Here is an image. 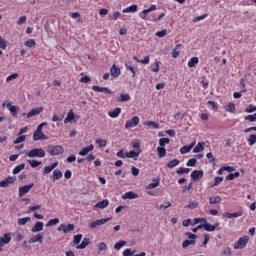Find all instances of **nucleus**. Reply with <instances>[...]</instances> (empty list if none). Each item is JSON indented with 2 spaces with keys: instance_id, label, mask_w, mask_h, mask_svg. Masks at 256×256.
Returning a JSON list of instances; mask_svg holds the SVG:
<instances>
[{
  "instance_id": "obj_24",
  "label": "nucleus",
  "mask_w": 256,
  "mask_h": 256,
  "mask_svg": "<svg viewBox=\"0 0 256 256\" xmlns=\"http://www.w3.org/2000/svg\"><path fill=\"white\" fill-rule=\"evenodd\" d=\"M193 147H195V142L191 143L188 146H182L180 148L181 155H186V153H189V151H191L193 149Z\"/></svg>"
},
{
  "instance_id": "obj_9",
  "label": "nucleus",
  "mask_w": 256,
  "mask_h": 256,
  "mask_svg": "<svg viewBox=\"0 0 256 256\" xmlns=\"http://www.w3.org/2000/svg\"><path fill=\"white\" fill-rule=\"evenodd\" d=\"M17 181L16 177L8 176L4 180L0 181V187L7 188L9 185H13Z\"/></svg>"
},
{
  "instance_id": "obj_12",
  "label": "nucleus",
  "mask_w": 256,
  "mask_h": 256,
  "mask_svg": "<svg viewBox=\"0 0 256 256\" xmlns=\"http://www.w3.org/2000/svg\"><path fill=\"white\" fill-rule=\"evenodd\" d=\"M152 11H157V5L153 4L148 9L143 10L141 12L142 13L141 19H143V21H147V15H149V13H152Z\"/></svg>"
},
{
  "instance_id": "obj_36",
  "label": "nucleus",
  "mask_w": 256,
  "mask_h": 256,
  "mask_svg": "<svg viewBox=\"0 0 256 256\" xmlns=\"http://www.w3.org/2000/svg\"><path fill=\"white\" fill-rule=\"evenodd\" d=\"M179 163H181L180 160H178V159H173V160H171V161H169V162L167 163V167H168V169H173V168L177 167V165H179Z\"/></svg>"
},
{
  "instance_id": "obj_20",
  "label": "nucleus",
  "mask_w": 256,
  "mask_h": 256,
  "mask_svg": "<svg viewBox=\"0 0 256 256\" xmlns=\"http://www.w3.org/2000/svg\"><path fill=\"white\" fill-rule=\"evenodd\" d=\"M198 229H205V231L213 232L215 231V226H213L212 224H209V222H205L204 224H200L198 226Z\"/></svg>"
},
{
  "instance_id": "obj_10",
  "label": "nucleus",
  "mask_w": 256,
  "mask_h": 256,
  "mask_svg": "<svg viewBox=\"0 0 256 256\" xmlns=\"http://www.w3.org/2000/svg\"><path fill=\"white\" fill-rule=\"evenodd\" d=\"M92 91H94L95 93H105L106 95H113L111 89L107 87L92 86Z\"/></svg>"
},
{
  "instance_id": "obj_56",
  "label": "nucleus",
  "mask_w": 256,
  "mask_h": 256,
  "mask_svg": "<svg viewBox=\"0 0 256 256\" xmlns=\"http://www.w3.org/2000/svg\"><path fill=\"white\" fill-rule=\"evenodd\" d=\"M197 207H199V204L196 201L191 202L185 206L186 209H197Z\"/></svg>"
},
{
  "instance_id": "obj_5",
  "label": "nucleus",
  "mask_w": 256,
  "mask_h": 256,
  "mask_svg": "<svg viewBox=\"0 0 256 256\" xmlns=\"http://www.w3.org/2000/svg\"><path fill=\"white\" fill-rule=\"evenodd\" d=\"M34 186H35L34 183H30L25 186H20L18 189L19 197H25V195H27V193H29V191H31V189H33Z\"/></svg>"
},
{
  "instance_id": "obj_16",
  "label": "nucleus",
  "mask_w": 256,
  "mask_h": 256,
  "mask_svg": "<svg viewBox=\"0 0 256 256\" xmlns=\"http://www.w3.org/2000/svg\"><path fill=\"white\" fill-rule=\"evenodd\" d=\"M6 107L10 111L12 117H17V113H19V106H13L10 104V102H8Z\"/></svg>"
},
{
  "instance_id": "obj_62",
  "label": "nucleus",
  "mask_w": 256,
  "mask_h": 256,
  "mask_svg": "<svg viewBox=\"0 0 256 256\" xmlns=\"http://www.w3.org/2000/svg\"><path fill=\"white\" fill-rule=\"evenodd\" d=\"M255 111H256V107L253 106L252 104L248 105L245 110L246 113H255Z\"/></svg>"
},
{
  "instance_id": "obj_18",
  "label": "nucleus",
  "mask_w": 256,
  "mask_h": 256,
  "mask_svg": "<svg viewBox=\"0 0 256 256\" xmlns=\"http://www.w3.org/2000/svg\"><path fill=\"white\" fill-rule=\"evenodd\" d=\"M110 75L115 78L119 77V75H121V68L113 64L112 67L110 68Z\"/></svg>"
},
{
  "instance_id": "obj_22",
  "label": "nucleus",
  "mask_w": 256,
  "mask_h": 256,
  "mask_svg": "<svg viewBox=\"0 0 256 256\" xmlns=\"http://www.w3.org/2000/svg\"><path fill=\"white\" fill-rule=\"evenodd\" d=\"M58 165H59V162H54L50 166H45L43 175H48V173H51V171H53V169L57 168Z\"/></svg>"
},
{
  "instance_id": "obj_59",
  "label": "nucleus",
  "mask_w": 256,
  "mask_h": 256,
  "mask_svg": "<svg viewBox=\"0 0 256 256\" xmlns=\"http://www.w3.org/2000/svg\"><path fill=\"white\" fill-rule=\"evenodd\" d=\"M155 182L148 184L147 189H155L159 187V180H154Z\"/></svg>"
},
{
  "instance_id": "obj_6",
  "label": "nucleus",
  "mask_w": 256,
  "mask_h": 256,
  "mask_svg": "<svg viewBox=\"0 0 256 256\" xmlns=\"http://www.w3.org/2000/svg\"><path fill=\"white\" fill-rule=\"evenodd\" d=\"M111 218H102L99 220H95L94 222L89 224V229H97V227H101V225H105V223H109Z\"/></svg>"
},
{
  "instance_id": "obj_3",
  "label": "nucleus",
  "mask_w": 256,
  "mask_h": 256,
  "mask_svg": "<svg viewBox=\"0 0 256 256\" xmlns=\"http://www.w3.org/2000/svg\"><path fill=\"white\" fill-rule=\"evenodd\" d=\"M185 235L190 239V240H185L182 243V247L183 249H187V247H189V245H195L196 241L195 239H197V235L193 234L191 232H186Z\"/></svg>"
},
{
  "instance_id": "obj_32",
  "label": "nucleus",
  "mask_w": 256,
  "mask_h": 256,
  "mask_svg": "<svg viewBox=\"0 0 256 256\" xmlns=\"http://www.w3.org/2000/svg\"><path fill=\"white\" fill-rule=\"evenodd\" d=\"M75 119V113L73 112V109H70V111L67 114V117L64 119V123H71Z\"/></svg>"
},
{
  "instance_id": "obj_26",
  "label": "nucleus",
  "mask_w": 256,
  "mask_h": 256,
  "mask_svg": "<svg viewBox=\"0 0 256 256\" xmlns=\"http://www.w3.org/2000/svg\"><path fill=\"white\" fill-rule=\"evenodd\" d=\"M117 101L118 103H125L127 101H131V96L128 93H121Z\"/></svg>"
},
{
  "instance_id": "obj_33",
  "label": "nucleus",
  "mask_w": 256,
  "mask_h": 256,
  "mask_svg": "<svg viewBox=\"0 0 256 256\" xmlns=\"http://www.w3.org/2000/svg\"><path fill=\"white\" fill-rule=\"evenodd\" d=\"M223 171H228L229 173H233V171H235V168H234V167H231V166H224V167H221V168L217 171V174H218V175H223Z\"/></svg>"
},
{
  "instance_id": "obj_41",
  "label": "nucleus",
  "mask_w": 256,
  "mask_h": 256,
  "mask_svg": "<svg viewBox=\"0 0 256 256\" xmlns=\"http://www.w3.org/2000/svg\"><path fill=\"white\" fill-rule=\"evenodd\" d=\"M27 139L25 135H17V138L14 140V145H19V143H23Z\"/></svg>"
},
{
  "instance_id": "obj_46",
  "label": "nucleus",
  "mask_w": 256,
  "mask_h": 256,
  "mask_svg": "<svg viewBox=\"0 0 256 256\" xmlns=\"http://www.w3.org/2000/svg\"><path fill=\"white\" fill-rule=\"evenodd\" d=\"M223 183V177H215L214 178V183L211 184V187H217V185H221Z\"/></svg>"
},
{
  "instance_id": "obj_54",
  "label": "nucleus",
  "mask_w": 256,
  "mask_h": 256,
  "mask_svg": "<svg viewBox=\"0 0 256 256\" xmlns=\"http://www.w3.org/2000/svg\"><path fill=\"white\" fill-rule=\"evenodd\" d=\"M180 47H181V44H177L175 49L172 51L173 59H177V57H179V51H177V49H179Z\"/></svg>"
},
{
  "instance_id": "obj_35",
  "label": "nucleus",
  "mask_w": 256,
  "mask_h": 256,
  "mask_svg": "<svg viewBox=\"0 0 256 256\" xmlns=\"http://www.w3.org/2000/svg\"><path fill=\"white\" fill-rule=\"evenodd\" d=\"M137 9H138L137 5H136V4H133V5H131V6L127 7V8H125V9L122 11V13H135V12H137Z\"/></svg>"
},
{
  "instance_id": "obj_38",
  "label": "nucleus",
  "mask_w": 256,
  "mask_h": 256,
  "mask_svg": "<svg viewBox=\"0 0 256 256\" xmlns=\"http://www.w3.org/2000/svg\"><path fill=\"white\" fill-rule=\"evenodd\" d=\"M199 63V58L194 56L188 61V67L193 68Z\"/></svg>"
},
{
  "instance_id": "obj_52",
  "label": "nucleus",
  "mask_w": 256,
  "mask_h": 256,
  "mask_svg": "<svg viewBox=\"0 0 256 256\" xmlns=\"http://www.w3.org/2000/svg\"><path fill=\"white\" fill-rule=\"evenodd\" d=\"M58 223H59V218L50 219L47 222L46 227H53V225H57Z\"/></svg>"
},
{
  "instance_id": "obj_29",
  "label": "nucleus",
  "mask_w": 256,
  "mask_h": 256,
  "mask_svg": "<svg viewBox=\"0 0 256 256\" xmlns=\"http://www.w3.org/2000/svg\"><path fill=\"white\" fill-rule=\"evenodd\" d=\"M108 115L111 117V119H117V117L121 115V108H115L113 111L108 112Z\"/></svg>"
},
{
  "instance_id": "obj_21",
  "label": "nucleus",
  "mask_w": 256,
  "mask_h": 256,
  "mask_svg": "<svg viewBox=\"0 0 256 256\" xmlns=\"http://www.w3.org/2000/svg\"><path fill=\"white\" fill-rule=\"evenodd\" d=\"M93 149H95V146H93V144H90L87 147H84L80 152L79 155H81V157H85V155L91 153V151H93Z\"/></svg>"
},
{
  "instance_id": "obj_43",
  "label": "nucleus",
  "mask_w": 256,
  "mask_h": 256,
  "mask_svg": "<svg viewBox=\"0 0 256 256\" xmlns=\"http://www.w3.org/2000/svg\"><path fill=\"white\" fill-rule=\"evenodd\" d=\"M31 221V217L27 216L24 218L18 219V225H27Z\"/></svg>"
},
{
  "instance_id": "obj_57",
  "label": "nucleus",
  "mask_w": 256,
  "mask_h": 256,
  "mask_svg": "<svg viewBox=\"0 0 256 256\" xmlns=\"http://www.w3.org/2000/svg\"><path fill=\"white\" fill-rule=\"evenodd\" d=\"M17 77H19V74H17V73H13V74L9 75L6 78V83H10V81H13L14 79H17Z\"/></svg>"
},
{
  "instance_id": "obj_4",
  "label": "nucleus",
  "mask_w": 256,
  "mask_h": 256,
  "mask_svg": "<svg viewBox=\"0 0 256 256\" xmlns=\"http://www.w3.org/2000/svg\"><path fill=\"white\" fill-rule=\"evenodd\" d=\"M249 243V236L240 237L234 244V249H245Z\"/></svg>"
},
{
  "instance_id": "obj_45",
  "label": "nucleus",
  "mask_w": 256,
  "mask_h": 256,
  "mask_svg": "<svg viewBox=\"0 0 256 256\" xmlns=\"http://www.w3.org/2000/svg\"><path fill=\"white\" fill-rule=\"evenodd\" d=\"M247 142L248 145L253 146L256 143V135L255 134H251L248 138H247Z\"/></svg>"
},
{
  "instance_id": "obj_23",
  "label": "nucleus",
  "mask_w": 256,
  "mask_h": 256,
  "mask_svg": "<svg viewBox=\"0 0 256 256\" xmlns=\"http://www.w3.org/2000/svg\"><path fill=\"white\" fill-rule=\"evenodd\" d=\"M137 197H139V195L133 191L125 192L122 195V199H137Z\"/></svg>"
},
{
  "instance_id": "obj_17",
  "label": "nucleus",
  "mask_w": 256,
  "mask_h": 256,
  "mask_svg": "<svg viewBox=\"0 0 256 256\" xmlns=\"http://www.w3.org/2000/svg\"><path fill=\"white\" fill-rule=\"evenodd\" d=\"M223 217L226 219H233L237 217H243V211L235 212V213H230V212H225L223 214Z\"/></svg>"
},
{
  "instance_id": "obj_47",
  "label": "nucleus",
  "mask_w": 256,
  "mask_h": 256,
  "mask_svg": "<svg viewBox=\"0 0 256 256\" xmlns=\"http://www.w3.org/2000/svg\"><path fill=\"white\" fill-rule=\"evenodd\" d=\"M125 245H127V242L121 240L114 245V249H116V251H119L122 247H125Z\"/></svg>"
},
{
  "instance_id": "obj_19",
  "label": "nucleus",
  "mask_w": 256,
  "mask_h": 256,
  "mask_svg": "<svg viewBox=\"0 0 256 256\" xmlns=\"http://www.w3.org/2000/svg\"><path fill=\"white\" fill-rule=\"evenodd\" d=\"M28 243H40V244H43V235L41 234H37V235H34L32 236L29 240H28Z\"/></svg>"
},
{
  "instance_id": "obj_7",
  "label": "nucleus",
  "mask_w": 256,
  "mask_h": 256,
  "mask_svg": "<svg viewBox=\"0 0 256 256\" xmlns=\"http://www.w3.org/2000/svg\"><path fill=\"white\" fill-rule=\"evenodd\" d=\"M57 231H62L63 233H71L75 231V224H61L58 228Z\"/></svg>"
},
{
  "instance_id": "obj_48",
  "label": "nucleus",
  "mask_w": 256,
  "mask_h": 256,
  "mask_svg": "<svg viewBox=\"0 0 256 256\" xmlns=\"http://www.w3.org/2000/svg\"><path fill=\"white\" fill-rule=\"evenodd\" d=\"M169 143H171V140L169 138H160L159 139L160 147H164L165 145H169Z\"/></svg>"
},
{
  "instance_id": "obj_31",
  "label": "nucleus",
  "mask_w": 256,
  "mask_h": 256,
  "mask_svg": "<svg viewBox=\"0 0 256 256\" xmlns=\"http://www.w3.org/2000/svg\"><path fill=\"white\" fill-rule=\"evenodd\" d=\"M63 177V172L61 170L56 169L53 171L52 180L53 181H59Z\"/></svg>"
},
{
  "instance_id": "obj_58",
  "label": "nucleus",
  "mask_w": 256,
  "mask_h": 256,
  "mask_svg": "<svg viewBox=\"0 0 256 256\" xmlns=\"http://www.w3.org/2000/svg\"><path fill=\"white\" fill-rule=\"evenodd\" d=\"M125 68H126L127 71H131L132 77H135V75H136L135 67H133L129 64H125Z\"/></svg>"
},
{
  "instance_id": "obj_63",
  "label": "nucleus",
  "mask_w": 256,
  "mask_h": 256,
  "mask_svg": "<svg viewBox=\"0 0 256 256\" xmlns=\"http://www.w3.org/2000/svg\"><path fill=\"white\" fill-rule=\"evenodd\" d=\"M134 253H135V251H131V249L127 248L123 251L122 255L123 256H133Z\"/></svg>"
},
{
  "instance_id": "obj_51",
  "label": "nucleus",
  "mask_w": 256,
  "mask_h": 256,
  "mask_svg": "<svg viewBox=\"0 0 256 256\" xmlns=\"http://www.w3.org/2000/svg\"><path fill=\"white\" fill-rule=\"evenodd\" d=\"M95 143L100 147H107V140H103V139H96Z\"/></svg>"
},
{
  "instance_id": "obj_30",
  "label": "nucleus",
  "mask_w": 256,
  "mask_h": 256,
  "mask_svg": "<svg viewBox=\"0 0 256 256\" xmlns=\"http://www.w3.org/2000/svg\"><path fill=\"white\" fill-rule=\"evenodd\" d=\"M109 205V200L104 199L98 203L95 204V208L96 209H105V207H107Z\"/></svg>"
},
{
  "instance_id": "obj_1",
  "label": "nucleus",
  "mask_w": 256,
  "mask_h": 256,
  "mask_svg": "<svg viewBox=\"0 0 256 256\" xmlns=\"http://www.w3.org/2000/svg\"><path fill=\"white\" fill-rule=\"evenodd\" d=\"M26 157H30V159H34L35 157H39L40 159H43L45 157L46 153L43 148H33L32 150L25 152Z\"/></svg>"
},
{
  "instance_id": "obj_27",
  "label": "nucleus",
  "mask_w": 256,
  "mask_h": 256,
  "mask_svg": "<svg viewBox=\"0 0 256 256\" xmlns=\"http://www.w3.org/2000/svg\"><path fill=\"white\" fill-rule=\"evenodd\" d=\"M202 151H205V142H198L193 149V153H201Z\"/></svg>"
},
{
  "instance_id": "obj_40",
  "label": "nucleus",
  "mask_w": 256,
  "mask_h": 256,
  "mask_svg": "<svg viewBox=\"0 0 256 256\" xmlns=\"http://www.w3.org/2000/svg\"><path fill=\"white\" fill-rule=\"evenodd\" d=\"M157 152L158 155L161 159H163V157H165V155H167V149H165L164 147H157Z\"/></svg>"
},
{
  "instance_id": "obj_37",
  "label": "nucleus",
  "mask_w": 256,
  "mask_h": 256,
  "mask_svg": "<svg viewBox=\"0 0 256 256\" xmlns=\"http://www.w3.org/2000/svg\"><path fill=\"white\" fill-rule=\"evenodd\" d=\"M221 196H213L209 198L210 205H217V203H221Z\"/></svg>"
},
{
  "instance_id": "obj_61",
  "label": "nucleus",
  "mask_w": 256,
  "mask_h": 256,
  "mask_svg": "<svg viewBox=\"0 0 256 256\" xmlns=\"http://www.w3.org/2000/svg\"><path fill=\"white\" fill-rule=\"evenodd\" d=\"M245 121H250V123H255V121H256V116H255V114L247 115V116L245 117Z\"/></svg>"
},
{
  "instance_id": "obj_11",
  "label": "nucleus",
  "mask_w": 256,
  "mask_h": 256,
  "mask_svg": "<svg viewBox=\"0 0 256 256\" xmlns=\"http://www.w3.org/2000/svg\"><path fill=\"white\" fill-rule=\"evenodd\" d=\"M43 109V107L33 108L27 113V119H31V117H37V115H41V113H43Z\"/></svg>"
},
{
  "instance_id": "obj_53",
  "label": "nucleus",
  "mask_w": 256,
  "mask_h": 256,
  "mask_svg": "<svg viewBox=\"0 0 256 256\" xmlns=\"http://www.w3.org/2000/svg\"><path fill=\"white\" fill-rule=\"evenodd\" d=\"M28 163H29V165H30L33 169H35V167H39V165H41V162H39L38 160H35V159H33V160H28Z\"/></svg>"
},
{
  "instance_id": "obj_28",
  "label": "nucleus",
  "mask_w": 256,
  "mask_h": 256,
  "mask_svg": "<svg viewBox=\"0 0 256 256\" xmlns=\"http://www.w3.org/2000/svg\"><path fill=\"white\" fill-rule=\"evenodd\" d=\"M41 139H47V136L43 132L35 131L33 134V141H41Z\"/></svg>"
},
{
  "instance_id": "obj_39",
  "label": "nucleus",
  "mask_w": 256,
  "mask_h": 256,
  "mask_svg": "<svg viewBox=\"0 0 256 256\" xmlns=\"http://www.w3.org/2000/svg\"><path fill=\"white\" fill-rule=\"evenodd\" d=\"M23 169H25V163H22V164L16 166L13 169L12 173H13V175H18V173H21V171H23Z\"/></svg>"
},
{
  "instance_id": "obj_50",
  "label": "nucleus",
  "mask_w": 256,
  "mask_h": 256,
  "mask_svg": "<svg viewBox=\"0 0 256 256\" xmlns=\"http://www.w3.org/2000/svg\"><path fill=\"white\" fill-rule=\"evenodd\" d=\"M225 111L228 113H234L235 112V104L229 103L227 106H225Z\"/></svg>"
},
{
  "instance_id": "obj_60",
  "label": "nucleus",
  "mask_w": 256,
  "mask_h": 256,
  "mask_svg": "<svg viewBox=\"0 0 256 256\" xmlns=\"http://www.w3.org/2000/svg\"><path fill=\"white\" fill-rule=\"evenodd\" d=\"M117 157H119L120 159H125V157H127V152H125V150H120L116 153Z\"/></svg>"
},
{
  "instance_id": "obj_14",
  "label": "nucleus",
  "mask_w": 256,
  "mask_h": 256,
  "mask_svg": "<svg viewBox=\"0 0 256 256\" xmlns=\"http://www.w3.org/2000/svg\"><path fill=\"white\" fill-rule=\"evenodd\" d=\"M203 175H205L203 170H194L190 177L193 179V181H198V179H203Z\"/></svg>"
},
{
  "instance_id": "obj_2",
  "label": "nucleus",
  "mask_w": 256,
  "mask_h": 256,
  "mask_svg": "<svg viewBox=\"0 0 256 256\" xmlns=\"http://www.w3.org/2000/svg\"><path fill=\"white\" fill-rule=\"evenodd\" d=\"M49 155H63L65 149L61 145H49L47 148Z\"/></svg>"
},
{
  "instance_id": "obj_34",
  "label": "nucleus",
  "mask_w": 256,
  "mask_h": 256,
  "mask_svg": "<svg viewBox=\"0 0 256 256\" xmlns=\"http://www.w3.org/2000/svg\"><path fill=\"white\" fill-rule=\"evenodd\" d=\"M91 244V240L89 238H84L80 245L76 246V249H85L88 245Z\"/></svg>"
},
{
  "instance_id": "obj_64",
  "label": "nucleus",
  "mask_w": 256,
  "mask_h": 256,
  "mask_svg": "<svg viewBox=\"0 0 256 256\" xmlns=\"http://www.w3.org/2000/svg\"><path fill=\"white\" fill-rule=\"evenodd\" d=\"M98 250L99 251H107V244L105 242H101L98 244Z\"/></svg>"
},
{
  "instance_id": "obj_25",
  "label": "nucleus",
  "mask_w": 256,
  "mask_h": 256,
  "mask_svg": "<svg viewBox=\"0 0 256 256\" xmlns=\"http://www.w3.org/2000/svg\"><path fill=\"white\" fill-rule=\"evenodd\" d=\"M44 224L43 222H36L32 227V233H39V231H43Z\"/></svg>"
},
{
  "instance_id": "obj_15",
  "label": "nucleus",
  "mask_w": 256,
  "mask_h": 256,
  "mask_svg": "<svg viewBox=\"0 0 256 256\" xmlns=\"http://www.w3.org/2000/svg\"><path fill=\"white\" fill-rule=\"evenodd\" d=\"M8 243H11V233H5L3 237H0V247L8 245Z\"/></svg>"
},
{
  "instance_id": "obj_44",
  "label": "nucleus",
  "mask_w": 256,
  "mask_h": 256,
  "mask_svg": "<svg viewBox=\"0 0 256 256\" xmlns=\"http://www.w3.org/2000/svg\"><path fill=\"white\" fill-rule=\"evenodd\" d=\"M144 125H147L148 127H152L153 129H159V124L155 121H146L144 122Z\"/></svg>"
},
{
  "instance_id": "obj_8",
  "label": "nucleus",
  "mask_w": 256,
  "mask_h": 256,
  "mask_svg": "<svg viewBox=\"0 0 256 256\" xmlns=\"http://www.w3.org/2000/svg\"><path fill=\"white\" fill-rule=\"evenodd\" d=\"M140 119L139 116L132 117L131 120H128L125 123V129H133V127H137L139 125Z\"/></svg>"
},
{
  "instance_id": "obj_49",
  "label": "nucleus",
  "mask_w": 256,
  "mask_h": 256,
  "mask_svg": "<svg viewBox=\"0 0 256 256\" xmlns=\"http://www.w3.org/2000/svg\"><path fill=\"white\" fill-rule=\"evenodd\" d=\"M159 65H161V62L156 61L155 64L151 65V71L153 73H159Z\"/></svg>"
},
{
  "instance_id": "obj_42",
  "label": "nucleus",
  "mask_w": 256,
  "mask_h": 256,
  "mask_svg": "<svg viewBox=\"0 0 256 256\" xmlns=\"http://www.w3.org/2000/svg\"><path fill=\"white\" fill-rule=\"evenodd\" d=\"M25 47H29L30 49L35 47V45H37V43L35 42V39H28L25 41L24 43Z\"/></svg>"
},
{
  "instance_id": "obj_55",
  "label": "nucleus",
  "mask_w": 256,
  "mask_h": 256,
  "mask_svg": "<svg viewBox=\"0 0 256 256\" xmlns=\"http://www.w3.org/2000/svg\"><path fill=\"white\" fill-rule=\"evenodd\" d=\"M169 207H171V202L167 201L164 204L157 206V209L165 210V209H169Z\"/></svg>"
},
{
  "instance_id": "obj_13",
  "label": "nucleus",
  "mask_w": 256,
  "mask_h": 256,
  "mask_svg": "<svg viewBox=\"0 0 256 256\" xmlns=\"http://www.w3.org/2000/svg\"><path fill=\"white\" fill-rule=\"evenodd\" d=\"M142 153V150H131L129 152H126V157L128 159H134V161H137V157H139Z\"/></svg>"
}]
</instances>
